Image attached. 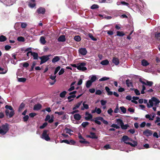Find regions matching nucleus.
Masks as SVG:
<instances>
[{
    "mask_svg": "<svg viewBox=\"0 0 160 160\" xmlns=\"http://www.w3.org/2000/svg\"><path fill=\"white\" fill-rule=\"evenodd\" d=\"M100 102L102 106H104L106 104L107 102L106 100H101Z\"/></svg>",
    "mask_w": 160,
    "mask_h": 160,
    "instance_id": "obj_51",
    "label": "nucleus"
},
{
    "mask_svg": "<svg viewBox=\"0 0 160 160\" xmlns=\"http://www.w3.org/2000/svg\"><path fill=\"white\" fill-rule=\"evenodd\" d=\"M74 39L77 42H79L81 40V38L79 36H76L74 37Z\"/></svg>",
    "mask_w": 160,
    "mask_h": 160,
    "instance_id": "obj_40",
    "label": "nucleus"
},
{
    "mask_svg": "<svg viewBox=\"0 0 160 160\" xmlns=\"http://www.w3.org/2000/svg\"><path fill=\"white\" fill-rule=\"evenodd\" d=\"M116 122H117L118 124L120 125V126H121L123 123L122 120L120 119H116Z\"/></svg>",
    "mask_w": 160,
    "mask_h": 160,
    "instance_id": "obj_31",
    "label": "nucleus"
},
{
    "mask_svg": "<svg viewBox=\"0 0 160 160\" xmlns=\"http://www.w3.org/2000/svg\"><path fill=\"white\" fill-rule=\"evenodd\" d=\"M101 118V117H97L94 118V121L96 123H97L98 125H100L101 124V122L100 121V119H99V118Z\"/></svg>",
    "mask_w": 160,
    "mask_h": 160,
    "instance_id": "obj_23",
    "label": "nucleus"
},
{
    "mask_svg": "<svg viewBox=\"0 0 160 160\" xmlns=\"http://www.w3.org/2000/svg\"><path fill=\"white\" fill-rule=\"evenodd\" d=\"M117 35L119 36H123L124 35V34L122 32L117 31Z\"/></svg>",
    "mask_w": 160,
    "mask_h": 160,
    "instance_id": "obj_38",
    "label": "nucleus"
},
{
    "mask_svg": "<svg viewBox=\"0 0 160 160\" xmlns=\"http://www.w3.org/2000/svg\"><path fill=\"white\" fill-rule=\"evenodd\" d=\"M142 65L143 66H147L149 65V63L148 62V61L145 60L143 59L142 60Z\"/></svg>",
    "mask_w": 160,
    "mask_h": 160,
    "instance_id": "obj_20",
    "label": "nucleus"
},
{
    "mask_svg": "<svg viewBox=\"0 0 160 160\" xmlns=\"http://www.w3.org/2000/svg\"><path fill=\"white\" fill-rule=\"evenodd\" d=\"M26 80V79L25 78H18V81L20 82H24Z\"/></svg>",
    "mask_w": 160,
    "mask_h": 160,
    "instance_id": "obj_35",
    "label": "nucleus"
},
{
    "mask_svg": "<svg viewBox=\"0 0 160 160\" xmlns=\"http://www.w3.org/2000/svg\"><path fill=\"white\" fill-rule=\"evenodd\" d=\"M24 107V104L22 103L21 104V105L19 108L18 111L19 112L21 111L22 110V108H23Z\"/></svg>",
    "mask_w": 160,
    "mask_h": 160,
    "instance_id": "obj_61",
    "label": "nucleus"
},
{
    "mask_svg": "<svg viewBox=\"0 0 160 160\" xmlns=\"http://www.w3.org/2000/svg\"><path fill=\"white\" fill-rule=\"evenodd\" d=\"M56 75L54 74L53 75H51L50 76V79L53 80V81L51 82L49 80V83L51 85H53L56 81Z\"/></svg>",
    "mask_w": 160,
    "mask_h": 160,
    "instance_id": "obj_6",
    "label": "nucleus"
},
{
    "mask_svg": "<svg viewBox=\"0 0 160 160\" xmlns=\"http://www.w3.org/2000/svg\"><path fill=\"white\" fill-rule=\"evenodd\" d=\"M17 40L18 41L20 42H24L25 41L24 38L22 37H19L18 38Z\"/></svg>",
    "mask_w": 160,
    "mask_h": 160,
    "instance_id": "obj_44",
    "label": "nucleus"
},
{
    "mask_svg": "<svg viewBox=\"0 0 160 160\" xmlns=\"http://www.w3.org/2000/svg\"><path fill=\"white\" fill-rule=\"evenodd\" d=\"M121 141L126 144L130 145L132 147H135L137 144L136 142L134 141H132L131 138H129L127 136H123Z\"/></svg>",
    "mask_w": 160,
    "mask_h": 160,
    "instance_id": "obj_1",
    "label": "nucleus"
},
{
    "mask_svg": "<svg viewBox=\"0 0 160 160\" xmlns=\"http://www.w3.org/2000/svg\"><path fill=\"white\" fill-rule=\"evenodd\" d=\"M78 52L80 54L84 56L87 54V51L85 48H81L78 50Z\"/></svg>",
    "mask_w": 160,
    "mask_h": 160,
    "instance_id": "obj_7",
    "label": "nucleus"
},
{
    "mask_svg": "<svg viewBox=\"0 0 160 160\" xmlns=\"http://www.w3.org/2000/svg\"><path fill=\"white\" fill-rule=\"evenodd\" d=\"M108 113L110 115V116L112 115V112H113V110L112 108H110L108 110Z\"/></svg>",
    "mask_w": 160,
    "mask_h": 160,
    "instance_id": "obj_53",
    "label": "nucleus"
},
{
    "mask_svg": "<svg viewBox=\"0 0 160 160\" xmlns=\"http://www.w3.org/2000/svg\"><path fill=\"white\" fill-rule=\"evenodd\" d=\"M153 84V82L152 81H148L146 80V85L149 86H151Z\"/></svg>",
    "mask_w": 160,
    "mask_h": 160,
    "instance_id": "obj_47",
    "label": "nucleus"
},
{
    "mask_svg": "<svg viewBox=\"0 0 160 160\" xmlns=\"http://www.w3.org/2000/svg\"><path fill=\"white\" fill-rule=\"evenodd\" d=\"M126 83L128 87H130L132 85V83L130 82L128 80L126 81Z\"/></svg>",
    "mask_w": 160,
    "mask_h": 160,
    "instance_id": "obj_52",
    "label": "nucleus"
},
{
    "mask_svg": "<svg viewBox=\"0 0 160 160\" xmlns=\"http://www.w3.org/2000/svg\"><path fill=\"white\" fill-rule=\"evenodd\" d=\"M79 142L81 143H83L85 144H88L89 143L88 142L86 141L85 139L83 138H82V139H81Z\"/></svg>",
    "mask_w": 160,
    "mask_h": 160,
    "instance_id": "obj_43",
    "label": "nucleus"
},
{
    "mask_svg": "<svg viewBox=\"0 0 160 160\" xmlns=\"http://www.w3.org/2000/svg\"><path fill=\"white\" fill-rule=\"evenodd\" d=\"M89 36L92 40L94 41H96L97 39L94 38L91 34H89Z\"/></svg>",
    "mask_w": 160,
    "mask_h": 160,
    "instance_id": "obj_56",
    "label": "nucleus"
},
{
    "mask_svg": "<svg viewBox=\"0 0 160 160\" xmlns=\"http://www.w3.org/2000/svg\"><path fill=\"white\" fill-rule=\"evenodd\" d=\"M85 118L87 120H88L90 119H92V115L88 112H86L85 113Z\"/></svg>",
    "mask_w": 160,
    "mask_h": 160,
    "instance_id": "obj_12",
    "label": "nucleus"
},
{
    "mask_svg": "<svg viewBox=\"0 0 160 160\" xmlns=\"http://www.w3.org/2000/svg\"><path fill=\"white\" fill-rule=\"evenodd\" d=\"M6 114L7 116L9 118H11L14 115V111L13 110H12L10 112L8 110H6L5 111Z\"/></svg>",
    "mask_w": 160,
    "mask_h": 160,
    "instance_id": "obj_10",
    "label": "nucleus"
},
{
    "mask_svg": "<svg viewBox=\"0 0 160 160\" xmlns=\"http://www.w3.org/2000/svg\"><path fill=\"white\" fill-rule=\"evenodd\" d=\"M66 93L67 92L66 91H63L60 93V96L61 98H63L65 97Z\"/></svg>",
    "mask_w": 160,
    "mask_h": 160,
    "instance_id": "obj_33",
    "label": "nucleus"
},
{
    "mask_svg": "<svg viewBox=\"0 0 160 160\" xmlns=\"http://www.w3.org/2000/svg\"><path fill=\"white\" fill-rule=\"evenodd\" d=\"M99 7L98 5L93 4L91 7V8L92 9L98 8Z\"/></svg>",
    "mask_w": 160,
    "mask_h": 160,
    "instance_id": "obj_48",
    "label": "nucleus"
},
{
    "mask_svg": "<svg viewBox=\"0 0 160 160\" xmlns=\"http://www.w3.org/2000/svg\"><path fill=\"white\" fill-rule=\"evenodd\" d=\"M143 134L147 137H149L152 135V132L151 130L147 129L143 132Z\"/></svg>",
    "mask_w": 160,
    "mask_h": 160,
    "instance_id": "obj_8",
    "label": "nucleus"
},
{
    "mask_svg": "<svg viewBox=\"0 0 160 160\" xmlns=\"http://www.w3.org/2000/svg\"><path fill=\"white\" fill-rule=\"evenodd\" d=\"M8 125L7 123L2 125L0 128V134L2 135L5 134L8 131Z\"/></svg>",
    "mask_w": 160,
    "mask_h": 160,
    "instance_id": "obj_3",
    "label": "nucleus"
},
{
    "mask_svg": "<svg viewBox=\"0 0 160 160\" xmlns=\"http://www.w3.org/2000/svg\"><path fill=\"white\" fill-rule=\"evenodd\" d=\"M60 60V58L59 56H56L54 57V58L52 60V62L55 63L56 62Z\"/></svg>",
    "mask_w": 160,
    "mask_h": 160,
    "instance_id": "obj_21",
    "label": "nucleus"
},
{
    "mask_svg": "<svg viewBox=\"0 0 160 160\" xmlns=\"http://www.w3.org/2000/svg\"><path fill=\"white\" fill-rule=\"evenodd\" d=\"M155 38L158 40H160V33L157 32L155 34Z\"/></svg>",
    "mask_w": 160,
    "mask_h": 160,
    "instance_id": "obj_36",
    "label": "nucleus"
},
{
    "mask_svg": "<svg viewBox=\"0 0 160 160\" xmlns=\"http://www.w3.org/2000/svg\"><path fill=\"white\" fill-rule=\"evenodd\" d=\"M20 26L22 28H25L27 26V24L25 22H21Z\"/></svg>",
    "mask_w": 160,
    "mask_h": 160,
    "instance_id": "obj_46",
    "label": "nucleus"
},
{
    "mask_svg": "<svg viewBox=\"0 0 160 160\" xmlns=\"http://www.w3.org/2000/svg\"><path fill=\"white\" fill-rule=\"evenodd\" d=\"M49 59L48 56H43L40 58L41 61L40 64H42L46 62Z\"/></svg>",
    "mask_w": 160,
    "mask_h": 160,
    "instance_id": "obj_9",
    "label": "nucleus"
},
{
    "mask_svg": "<svg viewBox=\"0 0 160 160\" xmlns=\"http://www.w3.org/2000/svg\"><path fill=\"white\" fill-rule=\"evenodd\" d=\"M74 118L75 119L79 120L81 119V117L79 114L77 113L74 115Z\"/></svg>",
    "mask_w": 160,
    "mask_h": 160,
    "instance_id": "obj_24",
    "label": "nucleus"
},
{
    "mask_svg": "<svg viewBox=\"0 0 160 160\" xmlns=\"http://www.w3.org/2000/svg\"><path fill=\"white\" fill-rule=\"evenodd\" d=\"M42 107V106L39 104H38L34 105L33 109L35 110H38L40 109Z\"/></svg>",
    "mask_w": 160,
    "mask_h": 160,
    "instance_id": "obj_19",
    "label": "nucleus"
},
{
    "mask_svg": "<svg viewBox=\"0 0 160 160\" xmlns=\"http://www.w3.org/2000/svg\"><path fill=\"white\" fill-rule=\"evenodd\" d=\"M20 65H22V66L25 68H27L29 66V64L26 62L24 63H22L20 64Z\"/></svg>",
    "mask_w": 160,
    "mask_h": 160,
    "instance_id": "obj_45",
    "label": "nucleus"
},
{
    "mask_svg": "<svg viewBox=\"0 0 160 160\" xmlns=\"http://www.w3.org/2000/svg\"><path fill=\"white\" fill-rule=\"evenodd\" d=\"M1 71L0 72V73L1 74H4L7 73L8 71V69L6 68L4 69H3L2 68H1V69H0V71Z\"/></svg>",
    "mask_w": 160,
    "mask_h": 160,
    "instance_id": "obj_26",
    "label": "nucleus"
},
{
    "mask_svg": "<svg viewBox=\"0 0 160 160\" xmlns=\"http://www.w3.org/2000/svg\"><path fill=\"white\" fill-rule=\"evenodd\" d=\"M64 130L66 133H68L70 134H71V132H72V130L67 128H66Z\"/></svg>",
    "mask_w": 160,
    "mask_h": 160,
    "instance_id": "obj_34",
    "label": "nucleus"
},
{
    "mask_svg": "<svg viewBox=\"0 0 160 160\" xmlns=\"http://www.w3.org/2000/svg\"><path fill=\"white\" fill-rule=\"evenodd\" d=\"M82 102V101H81L78 102L77 104L75 105L72 108L73 110H75L77 109L81 105Z\"/></svg>",
    "mask_w": 160,
    "mask_h": 160,
    "instance_id": "obj_17",
    "label": "nucleus"
},
{
    "mask_svg": "<svg viewBox=\"0 0 160 160\" xmlns=\"http://www.w3.org/2000/svg\"><path fill=\"white\" fill-rule=\"evenodd\" d=\"M21 25V22H17L15 23V27L16 30H17L18 28H17L18 27L20 26Z\"/></svg>",
    "mask_w": 160,
    "mask_h": 160,
    "instance_id": "obj_58",
    "label": "nucleus"
},
{
    "mask_svg": "<svg viewBox=\"0 0 160 160\" xmlns=\"http://www.w3.org/2000/svg\"><path fill=\"white\" fill-rule=\"evenodd\" d=\"M7 40L6 37L2 35L0 36V42H2L5 41Z\"/></svg>",
    "mask_w": 160,
    "mask_h": 160,
    "instance_id": "obj_30",
    "label": "nucleus"
},
{
    "mask_svg": "<svg viewBox=\"0 0 160 160\" xmlns=\"http://www.w3.org/2000/svg\"><path fill=\"white\" fill-rule=\"evenodd\" d=\"M89 78L90 79L89 80L92 83L95 82L96 80L97 79L96 75H92L90 76L89 77Z\"/></svg>",
    "mask_w": 160,
    "mask_h": 160,
    "instance_id": "obj_11",
    "label": "nucleus"
},
{
    "mask_svg": "<svg viewBox=\"0 0 160 160\" xmlns=\"http://www.w3.org/2000/svg\"><path fill=\"white\" fill-rule=\"evenodd\" d=\"M41 43L43 45H44L46 43L45 38L43 36L41 37L40 38Z\"/></svg>",
    "mask_w": 160,
    "mask_h": 160,
    "instance_id": "obj_29",
    "label": "nucleus"
},
{
    "mask_svg": "<svg viewBox=\"0 0 160 160\" xmlns=\"http://www.w3.org/2000/svg\"><path fill=\"white\" fill-rule=\"evenodd\" d=\"M64 72V70L63 68H62L59 71L58 74L59 75L62 74Z\"/></svg>",
    "mask_w": 160,
    "mask_h": 160,
    "instance_id": "obj_62",
    "label": "nucleus"
},
{
    "mask_svg": "<svg viewBox=\"0 0 160 160\" xmlns=\"http://www.w3.org/2000/svg\"><path fill=\"white\" fill-rule=\"evenodd\" d=\"M37 12L38 13L43 14L45 12V9L44 8L40 7L37 9Z\"/></svg>",
    "mask_w": 160,
    "mask_h": 160,
    "instance_id": "obj_13",
    "label": "nucleus"
},
{
    "mask_svg": "<svg viewBox=\"0 0 160 160\" xmlns=\"http://www.w3.org/2000/svg\"><path fill=\"white\" fill-rule=\"evenodd\" d=\"M85 102H84L83 103V108H81L82 110H83L84 109H88L89 108L87 104H85Z\"/></svg>",
    "mask_w": 160,
    "mask_h": 160,
    "instance_id": "obj_32",
    "label": "nucleus"
},
{
    "mask_svg": "<svg viewBox=\"0 0 160 160\" xmlns=\"http://www.w3.org/2000/svg\"><path fill=\"white\" fill-rule=\"evenodd\" d=\"M88 137L92 139H97L98 138L95 133L92 132H91L90 135H88Z\"/></svg>",
    "mask_w": 160,
    "mask_h": 160,
    "instance_id": "obj_15",
    "label": "nucleus"
},
{
    "mask_svg": "<svg viewBox=\"0 0 160 160\" xmlns=\"http://www.w3.org/2000/svg\"><path fill=\"white\" fill-rule=\"evenodd\" d=\"M151 115L147 114L145 115V118L148 119L150 120H152L153 119L151 118Z\"/></svg>",
    "mask_w": 160,
    "mask_h": 160,
    "instance_id": "obj_50",
    "label": "nucleus"
},
{
    "mask_svg": "<svg viewBox=\"0 0 160 160\" xmlns=\"http://www.w3.org/2000/svg\"><path fill=\"white\" fill-rule=\"evenodd\" d=\"M120 108L123 113H126V109L123 106L121 107H120Z\"/></svg>",
    "mask_w": 160,
    "mask_h": 160,
    "instance_id": "obj_41",
    "label": "nucleus"
},
{
    "mask_svg": "<svg viewBox=\"0 0 160 160\" xmlns=\"http://www.w3.org/2000/svg\"><path fill=\"white\" fill-rule=\"evenodd\" d=\"M146 125V122H142L140 125V127L141 128H144Z\"/></svg>",
    "mask_w": 160,
    "mask_h": 160,
    "instance_id": "obj_64",
    "label": "nucleus"
},
{
    "mask_svg": "<svg viewBox=\"0 0 160 160\" xmlns=\"http://www.w3.org/2000/svg\"><path fill=\"white\" fill-rule=\"evenodd\" d=\"M60 68L61 67L60 66H58L56 68L54 72V75H56V74L57 73L58 71L60 70Z\"/></svg>",
    "mask_w": 160,
    "mask_h": 160,
    "instance_id": "obj_49",
    "label": "nucleus"
},
{
    "mask_svg": "<svg viewBox=\"0 0 160 160\" xmlns=\"http://www.w3.org/2000/svg\"><path fill=\"white\" fill-rule=\"evenodd\" d=\"M31 55L33 57L34 59H37L38 58V54L35 52H31Z\"/></svg>",
    "mask_w": 160,
    "mask_h": 160,
    "instance_id": "obj_27",
    "label": "nucleus"
},
{
    "mask_svg": "<svg viewBox=\"0 0 160 160\" xmlns=\"http://www.w3.org/2000/svg\"><path fill=\"white\" fill-rule=\"evenodd\" d=\"M86 63L85 62H79L78 63L77 69L80 71H84L87 70V68L85 67Z\"/></svg>",
    "mask_w": 160,
    "mask_h": 160,
    "instance_id": "obj_4",
    "label": "nucleus"
},
{
    "mask_svg": "<svg viewBox=\"0 0 160 160\" xmlns=\"http://www.w3.org/2000/svg\"><path fill=\"white\" fill-rule=\"evenodd\" d=\"M92 82L89 80H88L86 82V86L87 88H89L92 85Z\"/></svg>",
    "mask_w": 160,
    "mask_h": 160,
    "instance_id": "obj_28",
    "label": "nucleus"
},
{
    "mask_svg": "<svg viewBox=\"0 0 160 160\" xmlns=\"http://www.w3.org/2000/svg\"><path fill=\"white\" fill-rule=\"evenodd\" d=\"M58 42H64L66 41V38L64 35L60 36L58 39Z\"/></svg>",
    "mask_w": 160,
    "mask_h": 160,
    "instance_id": "obj_16",
    "label": "nucleus"
},
{
    "mask_svg": "<svg viewBox=\"0 0 160 160\" xmlns=\"http://www.w3.org/2000/svg\"><path fill=\"white\" fill-rule=\"evenodd\" d=\"M160 122V118L158 117H156V120L154 122L155 123L158 122Z\"/></svg>",
    "mask_w": 160,
    "mask_h": 160,
    "instance_id": "obj_63",
    "label": "nucleus"
},
{
    "mask_svg": "<svg viewBox=\"0 0 160 160\" xmlns=\"http://www.w3.org/2000/svg\"><path fill=\"white\" fill-rule=\"evenodd\" d=\"M36 5L35 0H31L29 2V6L31 8H33Z\"/></svg>",
    "mask_w": 160,
    "mask_h": 160,
    "instance_id": "obj_18",
    "label": "nucleus"
},
{
    "mask_svg": "<svg viewBox=\"0 0 160 160\" xmlns=\"http://www.w3.org/2000/svg\"><path fill=\"white\" fill-rule=\"evenodd\" d=\"M128 127V124H126L125 125H124L123 123V124L121 126V128L123 129H127Z\"/></svg>",
    "mask_w": 160,
    "mask_h": 160,
    "instance_id": "obj_42",
    "label": "nucleus"
},
{
    "mask_svg": "<svg viewBox=\"0 0 160 160\" xmlns=\"http://www.w3.org/2000/svg\"><path fill=\"white\" fill-rule=\"evenodd\" d=\"M112 62L116 65H118L119 63V61L118 59L116 57H114L113 58Z\"/></svg>",
    "mask_w": 160,
    "mask_h": 160,
    "instance_id": "obj_14",
    "label": "nucleus"
},
{
    "mask_svg": "<svg viewBox=\"0 0 160 160\" xmlns=\"http://www.w3.org/2000/svg\"><path fill=\"white\" fill-rule=\"evenodd\" d=\"M48 124V123L47 122H45L40 127V129H43L45 127H46Z\"/></svg>",
    "mask_w": 160,
    "mask_h": 160,
    "instance_id": "obj_55",
    "label": "nucleus"
},
{
    "mask_svg": "<svg viewBox=\"0 0 160 160\" xmlns=\"http://www.w3.org/2000/svg\"><path fill=\"white\" fill-rule=\"evenodd\" d=\"M96 112L98 114H100L102 112L101 109L99 108H96Z\"/></svg>",
    "mask_w": 160,
    "mask_h": 160,
    "instance_id": "obj_54",
    "label": "nucleus"
},
{
    "mask_svg": "<svg viewBox=\"0 0 160 160\" xmlns=\"http://www.w3.org/2000/svg\"><path fill=\"white\" fill-rule=\"evenodd\" d=\"M48 131L44 130L41 136L42 138L45 140L47 141H49L50 140V138L49 137L48 134Z\"/></svg>",
    "mask_w": 160,
    "mask_h": 160,
    "instance_id": "obj_5",
    "label": "nucleus"
},
{
    "mask_svg": "<svg viewBox=\"0 0 160 160\" xmlns=\"http://www.w3.org/2000/svg\"><path fill=\"white\" fill-rule=\"evenodd\" d=\"M5 108H6L7 109H9V110L11 111L13 110L12 107L11 106L6 105Z\"/></svg>",
    "mask_w": 160,
    "mask_h": 160,
    "instance_id": "obj_57",
    "label": "nucleus"
},
{
    "mask_svg": "<svg viewBox=\"0 0 160 160\" xmlns=\"http://www.w3.org/2000/svg\"><path fill=\"white\" fill-rule=\"evenodd\" d=\"M111 127L114 128H116V129H118L120 128V127L117 124H112Z\"/></svg>",
    "mask_w": 160,
    "mask_h": 160,
    "instance_id": "obj_59",
    "label": "nucleus"
},
{
    "mask_svg": "<svg viewBox=\"0 0 160 160\" xmlns=\"http://www.w3.org/2000/svg\"><path fill=\"white\" fill-rule=\"evenodd\" d=\"M160 101L159 100L155 97H152L149 100V103H147V107L148 108H150L155 107H158L159 103Z\"/></svg>",
    "mask_w": 160,
    "mask_h": 160,
    "instance_id": "obj_2",
    "label": "nucleus"
},
{
    "mask_svg": "<svg viewBox=\"0 0 160 160\" xmlns=\"http://www.w3.org/2000/svg\"><path fill=\"white\" fill-rule=\"evenodd\" d=\"M109 79V78L106 77H103L99 79V81H106Z\"/></svg>",
    "mask_w": 160,
    "mask_h": 160,
    "instance_id": "obj_39",
    "label": "nucleus"
},
{
    "mask_svg": "<svg viewBox=\"0 0 160 160\" xmlns=\"http://www.w3.org/2000/svg\"><path fill=\"white\" fill-rule=\"evenodd\" d=\"M104 148H105V149L108 150L109 149H111V147L109 144H107L104 146Z\"/></svg>",
    "mask_w": 160,
    "mask_h": 160,
    "instance_id": "obj_60",
    "label": "nucleus"
},
{
    "mask_svg": "<svg viewBox=\"0 0 160 160\" xmlns=\"http://www.w3.org/2000/svg\"><path fill=\"white\" fill-rule=\"evenodd\" d=\"M109 63V61L107 60H103L100 62V64L102 65H107Z\"/></svg>",
    "mask_w": 160,
    "mask_h": 160,
    "instance_id": "obj_25",
    "label": "nucleus"
},
{
    "mask_svg": "<svg viewBox=\"0 0 160 160\" xmlns=\"http://www.w3.org/2000/svg\"><path fill=\"white\" fill-rule=\"evenodd\" d=\"M105 90L108 92V95H112L113 94V92L110 91L109 88L108 87H106L105 88Z\"/></svg>",
    "mask_w": 160,
    "mask_h": 160,
    "instance_id": "obj_22",
    "label": "nucleus"
},
{
    "mask_svg": "<svg viewBox=\"0 0 160 160\" xmlns=\"http://www.w3.org/2000/svg\"><path fill=\"white\" fill-rule=\"evenodd\" d=\"M99 119L101 121H102L103 123L105 124V125H108V122L107 121L104 120L102 117L99 118Z\"/></svg>",
    "mask_w": 160,
    "mask_h": 160,
    "instance_id": "obj_37",
    "label": "nucleus"
}]
</instances>
